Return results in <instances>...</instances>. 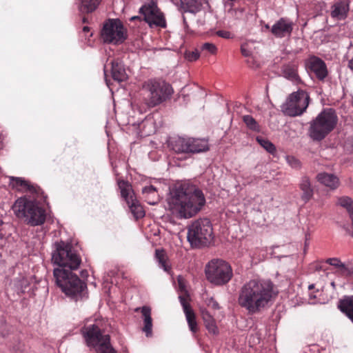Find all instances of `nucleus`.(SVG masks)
Segmentation results:
<instances>
[{"label": "nucleus", "mask_w": 353, "mask_h": 353, "mask_svg": "<svg viewBox=\"0 0 353 353\" xmlns=\"http://www.w3.org/2000/svg\"><path fill=\"white\" fill-rule=\"evenodd\" d=\"M11 185L19 190L29 193L32 199L26 196L19 198L14 203L12 210L15 215L32 226L41 225L46 221V210L39 205V201H46L44 192L37 185L21 178L11 177Z\"/></svg>", "instance_id": "f257e3e1"}, {"label": "nucleus", "mask_w": 353, "mask_h": 353, "mask_svg": "<svg viewBox=\"0 0 353 353\" xmlns=\"http://www.w3.org/2000/svg\"><path fill=\"white\" fill-rule=\"evenodd\" d=\"M278 291L270 279H252L240 288L238 304L248 314H259L270 307L274 303Z\"/></svg>", "instance_id": "f03ea898"}, {"label": "nucleus", "mask_w": 353, "mask_h": 353, "mask_svg": "<svg viewBox=\"0 0 353 353\" xmlns=\"http://www.w3.org/2000/svg\"><path fill=\"white\" fill-rule=\"evenodd\" d=\"M171 194L169 205L173 213L181 219L194 216L205 204L202 190L190 182L176 185Z\"/></svg>", "instance_id": "7ed1b4c3"}, {"label": "nucleus", "mask_w": 353, "mask_h": 353, "mask_svg": "<svg viewBox=\"0 0 353 353\" xmlns=\"http://www.w3.org/2000/svg\"><path fill=\"white\" fill-rule=\"evenodd\" d=\"M54 276L57 285L68 296L75 300L82 298L86 284L67 269H54Z\"/></svg>", "instance_id": "20e7f679"}, {"label": "nucleus", "mask_w": 353, "mask_h": 353, "mask_svg": "<svg viewBox=\"0 0 353 353\" xmlns=\"http://www.w3.org/2000/svg\"><path fill=\"white\" fill-rule=\"evenodd\" d=\"M173 92L171 85L164 81L148 80L143 84L141 94L148 107H154L169 99Z\"/></svg>", "instance_id": "39448f33"}, {"label": "nucleus", "mask_w": 353, "mask_h": 353, "mask_svg": "<svg viewBox=\"0 0 353 353\" xmlns=\"http://www.w3.org/2000/svg\"><path fill=\"white\" fill-rule=\"evenodd\" d=\"M81 332L88 347L95 349L97 353H117L110 343L108 334H103L97 323L84 325Z\"/></svg>", "instance_id": "423d86ee"}, {"label": "nucleus", "mask_w": 353, "mask_h": 353, "mask_svg": "<svg viewBox=\"0 0 353 353\" xmlns=\"http://www.w3.org/2000/svg\"><path fill=\"white\" fill-rule=\"evenodd\" d=\"M338 121L337 116L332 108L324 109L310 123V136L314 141H321L335 128Z\"/></svg>", "instance_id": "0eeeda50"}, {"label": "nucleus", "mask_w": 353, "mask_h": 353, "mask_svg": "<svg viewBox=\"0 0 353 353\" xmlns=\"http://www.w3.org/2000/svg\"><path fill=\"white\" fill-rule=\"evenodd\" d=\"M56 250L52 254V260L54 263L59 265L61 269H66L71 271L77 270L81 259L70 243L60 241L55 243Z\"/></svg>", "instance_id": "6e6552de"}, {"label": "nucleus", "mask_w": 353, "mask_h": 353, "mask_svg": "<svg viewBox=\"0 0 353 353\" xmlns=\"http://www.w3.org/2000/svg\"><path fill=\"white\" fill-rule=\"evenodd\" d=\"M188 241L192 247L200 248L209 245L212 239V228L208 219H199L188 228Z\"/></svg>", "instance_id": "1a4fd4ad"}, {"label": "nucleus", "mask_w": 353, "mask_h": 353, "mask_svg": "<svg viewBox=\"0 0 353 353\" xmlns=\"http://www.w3.org/2000/svg\"><path fill=\"white\" fill-rule=\"evenodd\" d=\"M205 273L209 282L219 286L227 284L233 276L230 265L221 259H213L208 262Z\"/></svg>", "instance_id": "9d476101"}, {"label": "nucleus", "mask_w": 353, "mask_h": 353, "mask_svg": "<svg viewBox=\"0 0 353 353\" xmlns=\"http://www.w3.org/2000/svg\"><path fill=\"white\" fill-rule=\"evenodd\" d=\"M310 96L307 92L299 90L290 94L286 101L282 105L281 109L284 114L296 117L305 112L310 103Z\"/></svg>", "instance_id": "9b49d317"}, {"label": "nucleus", "mask_w": 353, "mask_h": 353, "mask_svg": "<svg viewBox=\"0 0 353 353\" xmlns=\"http://www.w3.org/2000/svg\"><path fill=\"white\" fill-rule=\"evenodd\" d=\"M169 146L176 153H199L209 150L207 140L190 137L174 138L170 141Z\"/></svg>", "instance_id": "f8f14e48"}, {"label": "nucleus", "mask_w": 353, "mask_h": 353, "mask_svg": "<svg viewBox=\"0 0 353 353\" xmlns=\"http://www.w3.org/2000/svg\"><path fill=\"white\" fill-rule=\"evenodd\" d=\"M101 37L104 43L118 45L127 39V30L119 19H109L103 24Z\"/></svg>", "instance_id": "ddd939ff"}, {"label": "nucleus", "mask_w": 353, "mask_h": 353, "mask_svg": "<svg viewBox=\"0 0 353 353\" xmlns=\"http://www.w3.org/2000/svg\"><path fill=\"white\" fill-rule=\"evenodd\" d=\"M139 13L150 27L152 26L165 27V18L158 8L155 0H150L145 2L139 9Z\"/></svg>", "instance_id": "4468645a"}, {"label": "nucleus", "mask_w": 353, "mask_h": 353, "mask_svg": "<svg viewBox=\"0 0 353 353\" xmlns=\"http://www.w3.org/2000/svg\"><path fill=\"white\" fill-rule=\"evenodd\" d=\"M118 185L121 190V196L125 199L134 216L137 219L143 217L145 211L136 199L131 185L123 179L118 181Z\"/></svg>", "instance_id": "2eb2a0df"}, {"label": "nucleus", "mask_w": 353, "mask_h": 353, "mask_svg": "<svg viewBox=\"0 0 353 353\" xmlns=\"http://www.w3.org/2000/svg\"><path fill=\"white\" fill-rule=\"evenodd\" d=\"M294 23L286 17L276 21L270 28L271 33L276 38L290 37L292 32Z\"/></svg>", "instance_id": "dca6fc26"}, {"label": "nucleus", "mask_w": 353, "mask_h": 353, "mask_svg": "<svg viewBox=\"0 0 353 353\" xmlns=\"http://www.w3.org/2000/svg\"><path fill=\"white\" fill-rule=\"evenodd\" d=\"M307 65L318 80L324 81L327 77L328 74L327 65L321 59L313 56L308 59Z\"/></svg>", "instance_id": "f3484780"}, {"label": "nucleus", "mask_w": 353, "mask_h": 353, "mask_svg": "<svg viewBox=\"0 0 353 353\" xmlns=\"http://www.w3.org/2000/svg\"><path fill=\"white\" fill-rule=\"evenodd\" d=\"M180 302L183 307V312L185 314L186 320L190 331L192 333H196L199 328L196 321V316L192 310L190 305L188 302V296H180Z\"/></svg>", "instance_id": "a211bd4d"}, {"label": "nucleus", "mask_w": 353, "mask_h": 353, "mask_svg": "<svg viewBox=\"0 0 353 353\" xmlns=\"http://www.w3.org/2000/svg\"><path fill=\"white\" fill-rule=\"evenodd\" d=\"M349 4L345 1L336 2L331 8V17L336 20H344L349 12Z\"/></svg>", "instance_id": "6ab92c4d"}, {"label": "nucleus", "mask_w": 353, "mask_h": 353, "mask_svg": "<svg viewBox=\"0 0 353 353\" xmlns=\"http://www.w3.org/2000/svg\"><path fill=\"white\" fill-rule=\"evenodd\" d=\"M338 308L353 322V296H345L341 299Z\"/></svg>", "instance_id": "aec40b11"}, {"label": "nucleus", "mask_w": 353, "mask_h": 353, "mask_svg": "<svg viewBox=\"0 0 353 353\" xmlns=\"http://www.w3.org/2000/svg\"><path fill=\"white\" fill-rule=\"evenodd\" d=\"M141 310L143 318V331L145 332L147 336H150L152 334V319L151 317V308L148 306H143L141 308H137L136 312Z\"/></svg>", "instance_id": "412c9836"}, {"label": "nucleus", "mask_w": 353, "mask_h": 353, "mask_svg": "<svg viewBox=\"0 0 353 353\" xmlns=\"http://www.w3.org/2000/svg\"><path fill=\"white\" fill-rule=\"evenodd\" d=\"M142 195L145 201L150 205H155L159 201L157 189L152 185H146L142 189Z\"/></svg>", "instance_id": "4be33fe9"}, {"label": "nucleus", "mask_w": 353, "mask_h": 353, "mask_svg": "<svg viewBox=\"0 0 353 353\" xmlns=\"http://www.w3.org/2000/svg\"><path fill=\"white\" fill-rule=\"evenodd\" d=\"M111 64L112 77L113 79L119 82L125 81L128 76L121 62L119 60H114L112 61Z\"/></svg>", "instance_id": "5701e85b"}, {"label": "nucleus", "mask_w": 353, "mask_h": 353, "mask_svg": "<svg viewBox=\"0 0 353 353\" xmlns=\"http://www.w3.org/2000/svg\"><path fill=\"white\" fill-rule=\"evenodd\" d=\"M316 179L321 184L330 188V189H336L339 185V180L337 176L333 174L326 172L319 173L316 176Z\"/></svg>", "instance_id": "b1692460"}, {"label": "nucleus", "mask_w": 353, "mask_h": 353, "mask_svg": "<svg viewBox=\"0 0 353 353\" xmlns=\"http://www.w3.org/2000/svg\"><path fill=\"white\" fill-rule=\"evenodd\" d=\"M282 75L292 82L300 81L298 74V66L294 63L285 64L281 68Z\"/></svg>", "instance_id": "393cba45"}, {"label": "nucleus", "mask_w": 353, "mask_h": 353, "mask_svg": "<svg viewBox=\"0 0 353 353\" xmlns=\"http://www.w3.org/2000/svg\"><path fill=\"white\" fill-rule=\"evenodd\" d=\"M299 188L302 191L301 199L306 203L313 196L314 191L311 187V183L307 176H303L301 178L299 183Z\"/></svg>", "instance_id": "a878e982"}, {"label": "nucleus", "mask_w": 353, "mask_h": 353, "mask_svg": "<svg viewBox=\"0 0 353 353\" xmlns=\"http://www.w3.org/2000/svg\"><path fill=\"white\" fill-rule=\"evenodd\" d=\"M201 316L204 322V325L209 333L216 335L219 334V329L216 326L215 319L206 310H201Z\"/></svg>", "instance_id": "bb28decb"}, {"label": "nucleus", "mask_w": 353, "mask_h": 353, "mask_svg": "<svg viewBox=\"0 0 353 353\" xmlns=\"http://www.w3.org/2000/svg\"><path fill=\"white\" fill-rule=\"evenodd\" d=\"M101 0H81L80 10L82 12L90 13L94 11Z\"/></svg>", "instance_id": "cd10ccee"}, {"label": "nucleus", "mask_w": 353, "mask_h": 353, "mask_svg": "<svg viewBox=\"0 0 353 353\" xmlns=\"http://www.w3.org/2000/svg\"><path fill=\"white\" fill-rule=\"evenodd\" d=\"M156 259L160 265L165 272H169L171 268L168 261V256L163 250H156Z\"/></svg>", "instance_id": "c85d7f7f"}, {"label": "nucleus", "mask_w": 353, "mask_h": 353, "mask_svg": "<svg viewBox=\"0 0 353 353\" xmlns=\"http://www.w3.org/2000/svg\"><path fill=\"white\" fill-rule=\"evenodd\" d=\"M338 204L345 208L350 217H353V200L348 196H342L338 199Z\"/></svg>", "instance_id": "c756f323"}, {"label": "nucleus", "mask_w": 353, "mask_h": 353, "mask_svg": "<svg viewBox=\"0 0 353 353\" xmlns=\"http://www.w3.org/2000/svg\"><path fill=\"white\" fill-rule=\"evenodd\" d=\"M256 141L269 153L273 154L276 152L275 145L267 139L262 137H257Z\"/></svg>", "instance_id": "7c9ffc66"}, {"label": "nucleus", "mask_w": 353, "mask_h": 353, "mask_svg": "<svg viewBox=\"0 0 353 353\" xmlns=\"http://www.w3.org/2000/svg\"><path fill=\"white\" fill-rule=\"evenodd\" d=\"M243 121L245 123L246 126L251 130L254 132L260 131V125L250 115H244L243 117Z\"/></svg>", "instance_id": "2f4dec72"}, {"label": "nucleus", "mask_w": 353, "mask_h": 353, "mask_svg": "<svg viewBox=\"0 0 353 353\" xmlns=\"http://www.w3.org/2000/svg\"><path fill=\"white\" fill-rule=\"evenodd\" d=\"M201 53L205 56L208 54H216L217 52L216 46L212 43H205L201 45Z\"/></svg>", "instance_id": "473e14b6"}, {"label": "nucleus", "mask_w": 353, "mask_h": 353, "mask_svg": "<svg viewBox=\"0 0 353 353\" xmlns=\"http://www.w3.org/2000/svg\"><path fill=\"white\" fill-rule=\"evenodd\" d=\"M184 57L188 61H194L199 58L200 52L196 49L193 51L186 50L184 53Z\"/></svg>", "instance_id": "72a5a7b5"}, {"label": "nucleus", "mask_w": 353, "mask_h": 353, "mask_svg": "<svg viewBox=\"0 0 353 353\" xmlns=\"http://www.w3.org/2000/svg\"><path fill=\"white\" fill-rule=\"evenodd\" d=\"M286 161L290 166L292 168H299L301 167V162L298 159L293 156H287Z\"/></svg>", "instance_id": "f704fd0d"}, {"label": "nucleus", "mask_w": 353, "mask_h": 353, "mask_svg": "<svg viewBox=\"0 0 353 353\" xmlns=\"http://www.w3.org/2000/svg\"><path fill=\"white\" fill-rule=\"evenodd\" d=\"M337 269L339 274L342 276H348L351 274V270H349L343 263H340Z\"/></svg>", "instance_id": "c9c22d12"}, {"label": "nucleus", "mask_w": 353, "mask_h": 353, "mask_svg": "<svg viewBox=\"0 0 353 353\" xmlns=\"http://www.w3.org/2000/svg\"><path fill=\"white\" fill-rule=\"evenodd\" d=\"M326 263L338 268L342 262L338 258H330L326 260Z\"/></svg>", "instance_id": "e433bc0d"}, {"label": "nucleus", "mask_w": 353, "mask_h": 353, "mask_svg": "<svg viewBox=\"0 0 353 353\" xmlns=\"http://www.w3.org/2000/svg\"><path fill=\"white\" fill-rule=\"evenodd\" d=\"M208 306L213 310H217L219 308V303L213 298H211L208 301Z\"/></svg>", "instance_id": "4c0bfd02"}, {"label": "nucleus", "mask_w": 353, "mask_h": 353, "mask_svg": "<svg viewBox=\"0 0 353 353\" xmlns=\"http://www.w3.org/2000/svg\"><path fill=\"white\" fill-rule=\"evenodd\" d=\"M216 34L219 37L225 39H229L231 36V33L230 32L225 30H219Z\"/></svg>", "instance_id": "58836bf2"}, {"label": "nucleus", "mask_w": 353, "mask_h": 353, "mask_svg": "<svg viewBox=\"0 0 353 353\" xmlns=\"http://www.w3.org/2000/svg\"><path fill=\"white\" fill-rule=\"evenodd\" d=\"M241 52L244 57H249L251 54V52L246 49L244 46H241Z\"/></svg>", "instance_id": "ea45409f"}, {"label": "nucleus", "mask_w": 353, "mask_h": 353, "mask_svg": "<svg viewBox=\"0 0 353 353\" xmlns=\"http://www.w3.org/2000/svg\"><path fill=\"white\" fill-rule=\"evenodd\" d=\"M3 135L0 132V150H1L3 147Z\"/></svg>", "instance_id": "a19ab883"}, {"label": "nucleus", "mask_w": 353, "mask_h": 353, "mask_svg": "<svg viewBox=\"0 0 353 353\" xmlns=\"http://www.w3.org/2000/svg\"><path fill=\"white\" fill-rule=\"evenodd\" d=\"M349 67L353 70V58L349 61Z\"/></svg>", "instance_id": "79ce46f5"}, {"label": "nucleus", "mask_w": 353, "mask_h": 353, "mask_svg": "<svg viewBox=\"0 0 353 353\" xmlns=\"http://www.w3.org/2000/svg\"><path fill=\"white\" fill-rule=\"evenodd\" d=\"M83 31L84 32H89V31H90V28H89L88 26H84V27L83 28Z\"/></svg>", "instance_id": "37998d69"}, {"label": "nucleus", "mask_w": 353, "mask_h": 353, "mask_svg": "<svg viewBox=\"0 0 353 353\" xmlns=\"http://www.w3.org/2000/svg\"><path fill=\"white\" fill-rule=\"evenodd\" d=\"M140 19V17L137 16V17H132L131 18V20H132V21H134V20H135V19Z\"/></svg>", "instance_id": "c03bdc74"}, {"label": "nucleus", "mask_w": 353, "mask_h": 353, "mask_svg": "<svg viewBox=\"0 0 353 353\" xmlns=\"http://www.w3.org/2000/svg\"><path fill=\"white\" fill-rule=\"evenodd\" d=\"M312 288H314V285H310L309 286V289H310V290H311V289H312Z\"/></svg>", "instance_id": "a18cd8bd"}, {"label": "nucleus", "mask_w": 353, "mask_h": 353, "mask_svg": "<svg viewBox=\"0 0 353 353\" xmlns=\"http://www.w3.org/2000/svg\"><path fill=\"white\" fill-rule=\"evenodd\" d=\"M83 23H86V22H87V19H86V18H85V17L83 18Z\"/></svg>", "instance_id": "49530a36"}, {"label": "nucleus", "mask_w": 353, "mask_h": 353, "mask_svg": "<svg viewBox=\"0 0 353 353\" xmlns=\"http://www.w3.org/2000/svg\"><path fill=\"white\" fill-rule=\"evenodd\" d=\"M265 28H267V29H270V26H269V25H266V26H265Z\"/></svg>", "instance_id": "de8ad7c7"}, {"label": "nucleus", "mask_w": 353, "mask_h": 353, "mask_svg": "<svg viewBox=\"0 0 353 353\" xmlns=\"http://www.w3.org/2000/svg\"><path fill=\"white\" fill-rule=\"evenodd\" d=\"M85 273L87 274V271H85ZM84 274V272H82V274Z\"/></svg>", "instance_id": "09e8293b"}]
</instances>
